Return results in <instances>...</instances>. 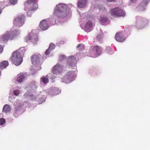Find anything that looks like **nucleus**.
Instances as JSON below:
<instances>
[{"mask_svg":"<svg viewBox=\"0 0 150 150\" xmlns=\"http://www.w3.org/2000/svg\"><path fill=\"white\" fill-rule=\"evenodd\" d=\"M25 50L24 48H20L18 50L13 52L10 57V59L15 65L18 66L21 64L23 58L21 54H24Z\"/></svg>","mask_w":150,"mask_h":150,"instance_id":"1","label":"nucleus"},{"mask_svg":"<svg viewBox=\"0 0 150 150\" xmlns=\"http://www.w3.org/2000/svg\"><path fill=\"white\" fill-rule=\"evenodd\" d=\"M68 14L66 5L62 4H59L56 6L55 9L54 14L58 18H64L66 17Z\"/></svg>","mask_w":150,"mask_h":150,"instance_id":"2","label":"nucleus"},{"mask_svg":"<svg viewBox=\"0 0 150 150\" xmlns=\"http://www.w3.org/2000/svg\"><path fill=\"white\" fill-rule=\"evenodd\" d=\"M25 16L23 14H18L14 19L13 26L20 27L22 26L24 23Z\"/></svg>","mask_w":150,"mask_h":150,"instance_id":"3","label":"nucleus"},{"mask_svg":"<svg viewBox=\"0 0 150 150\" xmlns=\"http://www.w3.org/2000/svg\"><path fill=\"white\" fill-rule=\"evenodd\" d=\"M110 13L112 16L115 17L124 16L125 15V12L119 7L111 9Z\"/></svg>","mask_w":150,"mask_h":150,"instance_id":"4","label":"nucleus"},{"mask_svg":"<svg viewBox=\"0 0 150 150\" xmlns=\"http://www.w3.org/2000/svg\"><path fill=\"white\" fill-rule=\"evenodd\" d=\"M101 52V47L98 45L92 47L90 51V53L92 55L97 56L100 55Z\"/></svg>","mask_w":150,"mask_h":150,"instance_id":"5","label":"nucleus"},{"mask_svg":"<svg viewBox=\"0 0 150 150\" xmlns=\"http://www.w3.org/2000/svg\"><path fill=\"white\" fill-rule=\"evenodd\" d=\"M63 67L59 64H57L52 68V71L54 74H59L63 71Z\"/></svg>","mask_w":150,"mask_h":150,"instance_id":"6","label":"nucleus"},{"mask_svg":"<svg viewBox=\"0 0 150 150\" xmlns=\"http://www.w3.org/2000/svg\"><path fill=\"white\" fill-rule=\"evenodd\" d=\"M27 3L29 4H31L30 7V11H34L38 9V6L36 0H28Z\"/></svg>","mask_w":150,"mask_h":150,"instance_id":"7","label":"nucleus"},{"mask_svg":"<svg viewBox=\"0 0 150 150\" xmlns=\"http://www.w3.org/2000/svg\"><path fill=\"white\" fill-rule=\"evenodd\" d=\"M40 54H34L31 57L32 63L35 65H36L39 64L40 63Z\"/></svg>","mask_w":150,"mask_h":150,"instance_id":"8","label":"nucleus"},{"mask_svg":"<svg viewBox=\"0 0 150 150\" xmlns=\"http://www.w3.org/2000/svg\"><path fill=\"white\" fill-rule=\"evenodd\" d=\"M25 40L27 42L31 41L33 44H35L37 42L38 39V36L36 35H34L33 36L28 35L26 37Z\"/></svg>","mask_w":150,"mask_h":150,"instance_id":"9","label":"nucleus"},{"mask_svg":"<svg viewBox=\"0 0 150 150\" xmlns=\"http://www.w3.org/2000/svg\"><path fill=\"white\" fill-rule=\"evenodd\" d=\"M13 38V35H12L9 33L8 32L0 37V40H1L3 42H6L9 40H11Z\"/></svg>","mask_w":150,"mask_h":150,"instance_id":"10","label":"nucleus"},{"mask_svg":"<svg viewBox=\"0 0 150 150\" xmlns=\"http://www.w3.org/2000/svg\"><path fill=\"white\" fill-rule=\"evenodd\" d=\"M40 28L43 30H45L47 29L49 27V25L46 20H42L39 24Z\"/></svg>","mask_w":150,"mask_h":150,"instance_id":"11","label":"nucleus"},{"mask_svg":"<svg viewBox=\"0 0 150 150\" xmlns=\"http://www.w3.org/2000/svg\"><path fill=\"white\" fill-rule=\"evenodd\" d=\"M116 40L119 42H123L125 40V38L123 36L122 33L121 32L116 33L115 35Z\"/></svg>","mask_w":150,"mask_h":150,"instance_id":"12","label":"nucleus"},{"mask_svg":"<svg viewBox=\"0 0 150 150\" xmlns=\"http://www.w3.org/2000/svg\"><path fill=\"white\" fill-rule=\"evenodd\" d=\"M76 61V59L74 57L71 56L67 59V63L69 65L72 66L75 63Z\"/></svg>","mask_w":150,"mask_h":150,"instance_id":"13","label":"nucleus"},{"mask_svg":"<svg viewBox=\"0 0 150 150\" xmlns=\"http://www.w3.org/2000/svg\"><path fill=\"white\" fill-rule=\"evenodd\" d=\"M8 65V62L6 61H4L0 63V69L5 68Z\"/></svg>","mask_w":150,"mask_h":150,"instance_id":"14","label":"nucleus"},{"mask_svg":"<svg viewBox=\"0 0 150 150\" xmlns=\"http://www.w3.org/2000/svg\"><path fill=\"white\" fill-rule=\"evenodd\" d=\"M86 0H79L78 5L79 7L83 8L86 6Z\"/></svg>","mask_w":150,"mask_h":150,"instance_id":"15","label":"nucleus"},{"mask_svg":"<svg viewBox=\"0 0 150 150\" xmlns=\"http://www.w3.org/2000/svg\"><path fill=\"white\" fill-rule=\"evenodd\" d=\"M74 75V73L71 71H69L68 72L65 76L64 79L65 80H69Z\"/></svg>","mask_w":150,"mask_h":150,"instance_id":"16","label":"nucleus"},{"mask_svg":"<svg viewBox=\"0 0 150 150\" xmlns=\"http://www.w3.org/2000/svg\"><path fill=\"white\" fill-rule=\"evenodd\" d=\"M92 25V23L90 21H88L85 26L86 31H88V30L91 28Z\"/></svg>","mask_w":150,"mask_h":150,"instance_id":"17","label":"nucleus"},{"mask_svg":"<svg viewBox=\"0 0 150 150\" xmlns=\"http://www.w3.org/2000/svg\"><path fill=\"white\" fill-rule=\"evenodd\" d=\"M24 78V76L23 74L18 75L16 81L18 83H20L23 81Z\"/></svg>","mask_w":150,"mask_h":150,"instance_id":"18","label":"nucleus"},{"mask_svg":"<svg viewBox=\"0 0 150 150\" xmlns=\"http://www.w3.org/2000/svg\"><path fill=\"white\" fill-rule=\"evenodd\" d=\"M11 108L10 106L8 105H5L3 108V111L5 112H8L11 111Z\"/></svg>","mask_w":150,"mask_h":150,"instance_id":"19","label":"nucleus"},{"mask_svg":"<svg viewBox=\"0 0 150 150\" xmlns=\"http://www.w3.org/2000/svg\"><path fill=\"white\" fill-rule=\"evenodd\" d=\"M137 21V23H143L144 22L145 19L140 16H137L136 17Z\"/></svg>","mask_w":150,"mask_h":150,"instance_id":"20","label":"nucleus"},{"mask_svg":"<svg viewBox=\"0 0 150 150\" xmlns=\"http://www.w3.org/2000/svg\"><path fill=\"white\" fill-rule=\"evenodd\" d=\"M84 45L81 44H78L76 47V48H78V50L80 51H83L84 49Z\"/></svg>","mask_w":150,"mask_h":150,"instance_id":"21","label":"nucleus"},{"mask_svg":"<svg viewBox=\"0 0 150 150\" xmlns=\"http://www.w3.org/2000/svg\"><path fill=\"white\" fill-rule=\"evenodd\" d=\"M106 52L109 54H111L112 53V50L111 48L109 47H107L105 50Z\"/></svg>","mask_w":150,"mask_h":150,"instance_id":"22","label":"nucleus"},{"mask_svg":"<svg viewBox=\"0 0 150 150\" xmlns=\"http://www.w3.org/2000/svg\"><path fill=\"white\" fill-rule=\"evenodd\" d=\"M108 20V18L105 17L101 16L100 18V21L102 23H104Z\"/></svg>","mask_w":150,"mask_h":150,"instance_id":"23","label":"nucleus"},{"mask_svg":"<svg viewBox=\"0 0 150 150\" xmlns=\"http://www.w3.org/2000/svg\"><path fill=\"white\" fill-rule=\"evenodd\" d=\"M42 82L45 84L47 83L49 81V80L47 77L43 76L41 78Z\"/></svg>","mask_w":150,"mask_h":150,"instance_id":"24","label":"nucleus"},{"mask_svg":"<svg viewBox=\"0 0 150 150\" xmlns=\"http://www.w3.org/2000/svg\"><path fill=\"white\" fill-rule=\"evenodd\" d=\"M96 42L99 41L100 43H101L103 42V41L102 40V37L101 35H98L97 36V38L96 39Z\"/></svg>","mask_w":150,"mask_h":150,"instance_id":"25","label":"nucleus"},{"mask_svg":"<svg viewBox=\"0 0 150 150\" xmlns=\"http://www.w3.org/2000/svg\"><path fill=\"white\" fill-rule=\"evenodd\" d=\"M55 47V45L52 43H51L49 47V49H50L51 50H52L54 49Z\"/></svg>","mask_w":150,"mask_h":150,"instance_id":"26","label":"nucleus"},{"mask_svg":"<svg viewBox=\"0 0 150 150\" xmlns=\"http://www.w3.org/2000/svg\"><path fill=\"white\" fill-rule=\"evenodd\" d=\"M98 8L100 11H105V8L101 5H99Z\"/></svg>","mask_w":150,"mask_h":150,"instance_id":"27","label":"nucleus"},{"mask_svg":"<svg viewBox=\"0 0 150 150\" xmlns=\"http://www.w3.org/2000/svg\"><path fill=\"white\" fill-rule=\"evenodd\" d=\"M66 57L65 56L62 55H60L59 57V61H61L63 60L66 59Z\"/></svg>","mask_w":150,"mask_h":150,"instance_id":"28","label":"nucleus"},{"mask_svg":"<svg viewBox=\"0 0 150 150\" xmlns=\"http://www.w3.org/2000/svg\"><path fill=\"white\" fill-rule=\"evenodd\" d=\"M5 121L4 119L1 118L0 119V125H3L5 123Z\"/></svg>","mask_w":150,"mask_h":150,"instance_id":"29","label":"nucleus"},{"mask_svg":"<svg viewBox=\"0 0 150 150\" xmlns=\"http://www.w3.org/2000/svg\"><path fill=\"white\" fill-rule=\"evenodd\" d=\"M10 3L13 4H16L18 2V0H9Z\"/></svg>","mask_w":150,"mask_h":150,"instance_id":"30","label":"nucleus"},{"mask_svg":"<svg viewBox=\"0 0 150 150\" xmlns=\"http://www.w3.org/2000/svg\"><path fill=\"white\" fill-rule=\"evenodd\" d=\"M14 94L16 96H18L19 94V92L17 90H15L13 91Z\"/></svg>","mask_w":150,"mask_h":150,"instance_id":"31","label":"nucleus"},{"mask_svg":"<svg viewBox=\"0 0 150 150\" xmlns=\"http://www.w3.org/2000/svg\"><path fill=\"white\" fill-rule=\"evenodd\" d=\"M50 50L49 48L46 50L45 53L46 55H49L50 53Z\"/></svg>","mask_w":150,"mask_h":150,"instance_id":"32","label":"nucleus"},{"mask_svg":"<svg viewBox=\"0 0 150 150\" xmlns=\"http://www.w3.org/2000/svg\"><path fill=\"white\" fill-rule=\"evenodd\" d=\"M3 50V47L1 45H0V53H1Z\"/></svg>","mask_w":150,"mask_h":150,"instance_id":"33","label":"nucleus"},{"mask_svg":"<svg viewBox=\"0 0 150 150\" xmlns=\"http://www.w3.org/2000/svg\"><path fill=\"white\" fill-rule=\"evenodd\" d=\"M137 0H130L131 2L132 3H135Z\"/></svg>","mask_w":150,"mask_h":150,"instance_id":"34","label":"nucleus"},{"mask_svg":"<svg viewBox=\"0 0 150 150\" xmlns=\"http://www.w3.org/2000/svg\"><path fill=\"white\" fill-rule=\"evenodd\" d=\"M107 1L109 2H114L116 0H106Z\"/></svg>","mask_w":150,"mask_h":150,"instance_id":"35","label":"nucleus"},{"mask_svg":"<svg viewBox=\"0 0 150 150\" xmlns=\"http://www.w3.org/2000/svg\"><path fill=\"white\" fill-rule=\"evenodd\" d=\"M2 12V9L0 7V14H1Z\"/></svg>","mask_w":150,"mask_h":150,"instance_id":"36","label":"nucleus"},{"mask_svg":"<svg viewBox=\"0 0 150 150\" xmlns=\"http://www.w3.org/2000/svg\"><path fill=\"white\" fill-rule=\"evenodd\" d=\"M34 8V6H33V8Z\"/></svg>","mask_w":150,"mask_h":150,"instance_id":"37","label":"nucleus"}]
</instances>
